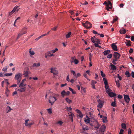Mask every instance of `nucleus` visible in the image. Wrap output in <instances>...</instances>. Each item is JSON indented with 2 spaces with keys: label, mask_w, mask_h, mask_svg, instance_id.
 I'll return each instance as SVG.
<instances>
[{
  "label": "nucleus",
  "mask_w": 134,
  "mask_h": 134,
  "mask_svg": "<svg viewBox=\"0 0 134 134\" xmlns=\"http://www.w3.org/2000/svg\"><path fill=\"white\" fill-rule=\"evenodd\" d=\"M23 75L21 73H18L15 75L14 79L17 80V84L19 83L21 80Z\"/></svg>",
  "instance_id": "nucleus-1"
},
{
  "label": "nucleus",
  "mask_w": 134,
  "mask_h": 134,
  "mask_svg": "<svg viewBox=\"0 0 134 134\" xmlns=\"http://www.w3.org/2000/svg\"><path fill=\"white\" fill-rule=\"evenodd\" d=\"M27 27H24L23 28L20 32V33L18 34L17 39H18L21 36L24 34H26L27 32Z\"/></svg>",
  "instance_id": "nucleus-2"
},
{
  "label": "nucleus",
  "mask_w": 134,
  "mask_h": 134,
  "mask_svg": "<svg viewBox=\"0 0 134 134\" xmlns=\"http://www.w3.org/2000/svg\"><path fill=\"white\" fill-rule=\"evenodd\" d=\"M103 4H105L107 6L106 9L108 11H110V9H111L112 8V4L110 1H108V3L106 1H105Z\"/></svg>",
  "instance_id": "nucleus-3"
},
{
  "label": "nucleus",
  "mask_w": 134,
  "mask_h": 134,
  "mask_svg": "<svg viewBox=\"0 0 134 134\" xmlns=\"http://www.w3.org/2000/svg\"><path fill=\"white\" fill-rule=\"evenodd\" d=\"M57 99L55 97L51 96L49 97V102L51 105H53L56 100Z\"/></svg>",
  "instance_id": "nucleus-4"
},
{
  "label": "nucleus",
  "mask_w": 134,
  "mask_h": 134,
  "mask_svg": "<svg viewBox=\"0 0 134 134\" xmlns=\"http://www.w3.org/2000/svg\"><path fill=\"white\" fill-rule=\"evenodd\" d=\"M30 73L29 68L26 67L25 68V70L24 71L23 75H24L25 77H27L28 76V74H30Z\"/></svg>",
  "instance_id": "nucleus-5"
},
{
  "label": "nucleus",
  "mask_w": 134,
  "mask_h": 134,
  "mask_svg": "<svg viewBox=\"0 0 134 134\" xmlns=\"http://www.w3.org/2000/svg\"><path fill=\"white\" fill-rule=\"evenodd\" d=\"M97 102L99 103L97 105L98 107L100 109L102 107L103 105V102L100 99H98L97 100Z\"/></svg>",
  "instance_id": "nucleus-6"
},
{
  "label": "nucleus",
  "mask_w": 134,
  "mask_h": 134,
  "mask_svg": "<svg viewBox=\"0 0 134 134\" xmlns=\"http://www.w3.org/2000/svg\"><path fill=\"white\" fill-rule=\"evenodd\" d=\"M68 116H69V118L70 120L72 122L73 121V116H74V114L71 112V111H69L68 113Z\"/></svg>",
  "instance_id": "nucleus-7"
},
{
  "label": "nucleus",
  "mask_w": 134,
  "mask_h": 134,
  "mask_svg": "<svg viewBox=\"0 0 134 134\" xmlns=\"http://www.w3.org/2000/svg\"><path fill=\"white\" fill-rule=\"evenodd\" d=\"M50 69L51 72L53 73L54 75H56L58 74V71L55 68H52Z\"/></svg>",
  "instance_id": "nucleus-8"
},
{
  "label": "nucleus",
  "mask_w": 134,
  "mask_h": 134,
  "mask_svg": "<svg viewBox=\"0 0 134 134\" xmlns=\"http://www.w3.org/2000/svg\"><path fill=\"white\" fill-rule=\"evenodd\" d=\"M85 27L87 29H90L92 27V24L89 22L87 21L85 22Z\"/></svg>",
  "instance_id": "nucleus-9"
},
{
  "label": "nucleus",
  "mask_w": 134,
  "mask_h": 134,
  "mask_svg": "<svg viewBox=\"0 0 134 134\" xmlns=\"http://www.w3.org/2000/svg\"><path fill=\"white\" fill-rule=\"evenodd\" d=\"M106 128V126L105 125H103L100 127V130L99 131V133H102L103 132V134H104V132L105 131Z\"/></svg>",
  "instance_id": "nucleus-10"
},
{
  "label": "nucleus",
  "mask_w": 134,
  "mask_h": 134,
  "mask_svg": "<svg viewBox=\"0 0 134 134\" xmlns=\"http://www.w3.org/2000/svg\"><path fill=\"white\" fill-rule=\"evenodd\" d=\"M124 98L125 102L127 103H129L130 100V99L128 95H124Z\"/></svg>",
  "instance_id": "nucleus-11"
},
{
  "label": "nucleus",
  "mask_w": 134,
  "mask_h": 134,
  "mask_svg": "<svg viewBox=\"0 0 134 134\" xmlns=\"http://www.w3.org/2000/svg\"><path fill=\"white\" fill-rule=\"evenodd\" d=\"M120 54L116 52H114L113 54V56L114 58H117L119 59L120 56Z\"/></svg>",
  "instance_id": "nucleus-12"
},
{
  "label": "nucleus",
  "mask_w": 134,
  "mask_h": 134,
  "mask_svg": "<svg viewBox=\"0 0 134 134\" xmlns=\"http://www.w3.org/2000/svg\"><path fill=\"white\" fill-rule=\"evenodd\" d=\"M111 47L113 50L115 51H118L117 46L115 45V43H112L111 44Z\"/></svg>",
  "instance_id": "nucleus-13"
},
{
  "label": "nucleus",
  "mask_w": 134,
  "mask_h": 134,
  "mask_svg": "<svg viewBox=\"0 0 134 134\" xmlns=\"http://www.w3.org/2000/svg\"><path fill=\"white\" fill-rule=\"evenodd\" d=\"M19 9L20 8H18V6H15L14 8L12 10V12H14V13L15 12H17Z\"/></svg>",
  "instance_id": "nucleus-14"
},
{
  "label": "nucleus",
  "mask_w": 134,
  "mask_h": 134,
  "mask_svg": "<svg viewBox=\"0 0 134 134\" xmlns=\"http://www.w3.org/2000/svg\"><path fill=\"white\" fill-rule=\"evenodd\" d=\"M110 52V50H106L103 52V53L104 55H106L109 54Z\"/></svg>",
  "instance_id": "nucleus-15"
},
{
  "label": "nucleus",
  "mask_w": 134,
  "mask_h": 134,
  "mask_svg": "<svg viewBox=\"0 0 134 134\" xmlns=\"http://www.w3.org/2000/svg\"><path fill=\"white\" fill-rule=\"evenodd\" d=\"M120 33L121 34H125L126 32V30L125 29H122L120 31Z\"/></svg>",
  "instance_id": "nucleus-16"
},
{
  "label": "nucleus",
  "mask_w": 134,
  "mask_h": 134,
  "mask_svg": "<svg viewBox=\"0 0 134 134\" xmlns=\"http://www.w3.org/2000/svg\"><path fill=\"white\" fill-rule=\"evenodd\" d=\"M86 117L87 118V119H85V121L87 123H89L90 122V118L87 115H86Z\"/></svg>",
  "instance_id": "nucleus-17"
},
{
  "label": "nucleus",
  "mask_w": 134,
  "mask_h": 134,
  "mask_svg": "<svg viewBox=\"0 0 134 134\" xmlns=\"http://www.w3.org/2000/svg\"><path fill=\"white\" fill-rule=\"evenodd\" d=\"M40 65V63H34L32 65V67H39Z\"/></svg>",
  "instance_id": "nucleus-18"
},
{
  "label": "nucleus",
  "mask_w": 134,
  "mask_h": 134,
  "mask_svg": "<svg viewBox=\"0 0 134 134\" xmlns=\"http://www.w3.org/2000/svg\"><path fill=\"white\" fill-rule=\"evenodd\" d=\"M110 66H111V70H114L116 69V68L115 66L112 63H110Z\"/></svg>",
  "instance_id": "nucleus-19"
},
{
  "label": "nucleus",
  "mask_w": 134,
  "mask_h": 134,
  "mask_svg": "<svg viewBox=\"0 0 134 134\" xmlns=\"http://www.w3.org/2000/svg\"><path fill=\"white\" fill-rule=\"evenodd\" d=\"M26 90V87L22 88L20 89H18L17 91L20 92H24Z\"/></svg>",
  "instance_id": "nucleus-20"
},
{
  "label": "nucleus",
  "mask_w": 134,
  "mask_h": 134,
  "mask_svg": "<svg viewBox=\"0 0 134 134\" xmlns=\"http://www.w3.org/2000/svg\"><path fill=\"white\" fill-rule=\"evenodd\" d=\"M108 95L111 97H114L116 96L115 94L113 92H111L108 94Z\"/></svg>",
  "instance_id": "nucleus-21"
},
{
  "label": "nucleus",
  "mask_w": 134,
  "mask_h": 134,
  "mask_svg": "<svg viewBox=\"0 0 134 134\" xmlns=\"http://www.w3.org/2000/svg\"><path fill=\"white\" fill-rule=\"evenodd\" d=\"M58 49L57 48H56L54 50H51L50 51H48V52H49L51 54H53L55 52L58 51Z\"/></svg>",
  "instance_id": "nucleus-22"
},
{
  "label": "nucleus",
  "mask_w": 134,
  "mask_h": 134,
  "mask_svg": "<svg viewBox=\"0 0 134 134\" xmlns=\"http://www.w3.org/2000/svg\"><path fill=\"white\" fill-rule=\"evenodd\" d=\"M67 94V93L64 90H63L61 93L62 96L63 97H64Z\"/></svg>",
  "instance_id": "nucleus-23"
},
{
  "label": "nucleus",
  "mask_w": 134,
  "mask_h": 134,
  "mask_svg": "<svg viewBox=\"0 0 134 134\" xmlns=\"http://www.w3.org/2000/svg\"><path fill=\"white\" fill-rule=\"evenodd\" d=\"M126 41L127 42H126V46L128 47L130 46H131V42L130 41L127 40H126Z\"/></svg>",
  "instance_id": "nucleus-24"
},
{
  "label": "nucleus",
  "mask_w": 134,
  "mask_h": 134,
  "mask_svg": "<svg viewBox=\"0 0 134 134\" xmlns=\"http://www.w3.org/2000/svg\"><path fill=\"white\" fill-rule=\"evenodd\" d=\"M31 48H30L29 50V53L31 55H34L35 54V53L34 51L31 50Z\"/></svg>",
  "instance_id": "nucleus-25"
},
{
  "label": "nucleus",
  "mask_w": 134,
  "mask_h": 134,
  "mask_svg": "<svg viewBox=\"0 0 134 134\" xmlns=\"http://www.w3.org/2000/svg\"><path fill=\"white\" fill-rule=\"evenodd\" d=\"M81 92L83 94H84L86 92V89L85 88H83V87H81Z\"/></svg>",
  "instance_id": "nucleus-26"
},
{
  "label": "nucleus",
  "mask_w": 134,
  "mask_h": 134,
  "mask_svg": "<svg viewBox=\"0 0 134 134\" xmlns=\"http://www.w3.org/2000/svg\"><path fill=\"white\" fill-rule=\"evenodd\" d=\"M125 74L127 77H129L131 76V74L128 71H126L125 72Z\"/></svg>",
  "instance_id": "nucleus-27"
},
{
  "label": "nucleus",
  "mask_w": 134,
  "mask_h": 134,
  "mask_svg": "<svg viewBox=\"0 0 134 134\" xmlns=\"http://www.w3.org/2000/svg\"><path fill=\"white\" fill-rule=\"evenodd\" d=\"M103 80L104 81L105 85H107L108 84L107 80L105 78H103Z\"/></svg>",
  "instance_id": "nucleus-28"
},
{
  "label": "nucleus",
  "mask_w": 134,
  "mask_h": 134,
  "mask_svg": "<svg viewBox=\"0 0 134 134\" xmlns=\"http://www.w3.org/2000/svg\"><path fill=\"white\" fill-rule=\"evenodd\" d=\"M115 82L116 84V86H118V87H120V84L119 83V81L118 80V81L115 80Z\"/></svg>",
  "instance_id": "nucleus-29"
},
{
  "label": "nucleus",
  "mask_w": 134,
  "mask_h": 134,
  "mask_svg": "<svg viewBox=\"0 0 134 134\" xmlns=\"http://www.w3.org/2000/svg\"><path fill=\"white\" fill-rule=\"evenodd\" d=\"M13 73H7L5 74L4 76H12V75Z\"/></svg>",
  "instance_id": "nucleus-30"
},
{
  "label": "nucleus",
  "mask_w": 134,
  "mask_h": 134,
  "mask_svg": "<svg viewBox=\"0 0 134 134\" xmlns=\"http://www.w3.org/2000/svg\"><path fill=\"white\" fill-rule=\"evenodd\" d=\"M100 126V124H99L98 122H97L96 126L94 127L96 129V130H97L99 129V126Z\"/></svg>",
  "instance_id": "nucleus-31"
},
{
  "label": "nucleus",
  "mask_w": 134,
  "mask_h": 134,
  "mask_svg": "<svg viewBox=\"0 0 134 134\" xmlns=\"http://www.w3.org/2000/svg\"><path fill=\"white\" fill-rule=\"evenodd\" d=\"M103 122H106L107 121V117H106L104 116L103 119Z\"/></svg>",
  "instance_id": "nucleus-32"
},
{
  "label": "nucleus",
  "mask_w": 134,
  "mask_h": 134,
  "mask_svg": "<svg viewBox=\"0 0 134 134\" xmlns=\"http://www.w3.org/2000/svg\"><path fill=\"white\" fill-rule=\"evenodd\" d=\"M69 90L71 91L73 94H75L76 93V92L73 89L70 87L69 88Z\"/></svg>",
  "instance_id": "nucleus-33"
},
{
  "label": "nucleus",
  "mask_w": 134,
  "mask_h": 134,
  "mask_svg": "<svg viewBox=\"0 0 134 134\" xmlns=\"http://www.w3.org/2000/svg\"><path fill=\"white\" fill-rule=\"evenodd\" d=\"M26 86V84H24L23 83L21 82L19 85V87H21L25 86Z\"/></svg>",
  "instance_id": "nucleus-34"
},
{
  "label": "nucleus",
  "mask_w": 134,
  "mask_h": 134,
  "mask_svg": "<svg viewBox=\"0 0 134 134\" xmlns=\"http://www.w3.org/2000/svg\"><path fill=\"white\" fill-rule=\"evenodd\" d=\"M100 74L103 77L105 78L104 77L105 76V75L103 73V71H100Z\"/></svg>",
  "instance_id": "nucleus-35"
},
{
  "label": "nucleus",
  "mask_w": 134,
  "mask_h": 134,
  "mask_svg": "<svg viewBox=\"0 0 134 134\" xmlns=\"http://www.w3.org/2000/svg\"><path fill=\"white\" fill-rule=\"evenodd\" d=\"M111 106L113 107H115L116 106V103L115 102H113L111 103Z\"/></svg>",
  "instance_id": "nucleus-36"
},
{
  "label": "nucleus",
  "mask_w": 134,
  "mask_h": 134,
  "mask_svg": "<svg viewBox=\"0 0 134 134\" xmlns=\"http://www.w3.org/2000/svg\"><path fill=\"white\" fill-rule=\"evenodd\" d=\"M122 127V128L124 129H125L126 127V126L125 124L124 123H122L121 124V125Z\"/></svg>",
  "instance_id": "nucleus-37"
},
{
  "label": "nucleus",
  "mask_w": 134,
  "mask_h": 134,
  "mask_svg": "<svg viewBox=\"0 0 134 134\" xmlns=\"http://www.w3.org/2000/svg\"><path fill=\"white\" fill-rule=\"evenodd\" d=\"M6 109L7 110H8L7 113L9 112L11 110H12V109H11L9 106H8L7 107Z\"/></svg>",
  "instance_id": "nucleus-38"
},
{
  "label": "nucleus",
  "mask_w": 134,
  "mask_h": 134,
  "mask_svg": "<svg viewBox=\"0 0 134 134\" xmlns=\"http://www.w3.org/2000/svg\"><path fill=\"white\" fill-rule=\"evenodd\" d=\"M50 54V53L49 52H48L47 53L45 54V57L46 58H47L48 57H49V54Z\"/></svg>",
  "instance_id": "nucleus-39"
},
{
  "label": "nucleus",
  "mask_w": 134,
  "mask_h": 134,
  "mask_svg": "<svg viewBox=\"0 0 134 134\" xmlns=\"http://www.w3.org/2000/svg\"><path fill=\"white\" fill-rule=\"evenodd\" d=\"M47 110L49 114H51L52 113V109L51 108L47 109Z\"/></svg>",
  "instance_id": "nucleus-40"
},
{
  "label": "nucleus",
  "mask_w": 134,
  "mask_h": 134,
  "mask_svg": "<svg viewBox=\"0 0 134 134\" xmlns=\"http://www.w3.org/2000/svg\"><path fill=\"white\" fill-rule=\"evenodd\" d=\"M63 123V122L62 121H59L56 124H59L60 125H61Z\"/></svg>",
  "instance_id": "nucleus-41"
},
{
  "label": "nucleus",
  "mask_w": 134,
  "mask_h": 134,
  "mask_svg": "<svg viewBox=\"0 0 134 134\" xmlns=\"http://www.w3.org/2000/svg\"><path fill=\"white\" fill-rule=\"evenodd\" d=\"M112 56V54H109L107 56V58L110 59L111 58Z\"/></svg>",
  "instance_id": "nucleus-42"
},
{
  "label": "nucleus",
  "mask_w": 134,
  "mask_h": 134,
  "mask_svg": "<svg viewBox=\"0 0 134 134\" xmlns=\"http://www.w3.org/2000/svg\"><path fill=\"white\" fill-rule=\"evenodd\" d=\"M8 67V66H7L5 68H3L2 70L4 72H7V69Z\"/></svg>",
  "instance_id": "nucleus-43"
},
{
  "label": "nucleus",
  "mask_w": 134,
  "mask_h": 134,
  "mask_svg": "<svg viewBox=\"0 0 134 134\" xmlns=\"http://www.w3.org/2000/svg\"><path fill=\"white\" fill-rule=\"evenodd\" d=\"M29 121V119L26 120L25 121V125L26 126H28L29 124L28 123V121Z\"/></svg>",
  "instance_id": "nucleus-44"
},
{
  "label": "nucleus",
  "mask_w": 134,
  "mask_h": 134,
  "mask_svg": "<svg viewBox=\"0 0 134 134\" xmlns=\"http://www.w3.org/2000/svg\"><path fill=\"white\" fill-rule=\"evenodd\" d=\"M96 41V42L97 43H98L99 44H100V41L99 39L96 38V41Z\"/></svg>",
  "instance_id": "nucleus-45"
},
{
  "label": "nucleus",
  "mask_w": 134,
  "mask_h": 134,
  "mask_svg": "<svg viewBox=\"0 0 134 134\" xmlns=\"http://www.w3.org/2000/svg\"><path fill=\"white\" fill-rule=\"evenodd\" d=\"M9 92V90H8V91H7V90H6V91L5 92V94L7 97H8V96Z\"/></svg>",
  "instance_id": "nucleus-46"
},
{
  "label": "nucleus",
  "mask_w": 134,
  "mask_h": 134,
  "mask_svg": "<svg viewBox=\"0 0 134 134\" xmlns=\"http://www.w3.org/2000/svg\"><path fill=\"white\" fill-rule=\"evenodd\" d=\"M57 27H58L57 26L54 27L53 28H51V30L54 31H55L57 29Z\"/></svg>",
  "instance_id": "nucleus-47"
},
{
  "label": "nucleus",
  "mask_w": 134,
  "mask_h": 134,
  "mask_svg": "<svg viewBox=\"0 0 134 134\" xmlns=\"http://www.w3.org/2000/svg\"><path fill=\"white\" fill-rule=\"evenodd\" d=\"M112 90L110 89V88H108V90H107L106 91V92L108 93H108H110L111 92V91Z\"/></svg>",
  "instance_id": "nucleus-48"
},
{
  "label": "nucleus",
  "mask_w": 134,
  "mask_h": 134,
  "mask_svg": "<svg viewBox=\"0 0 134 134\" xmlns=\"http://www.w3.org/2000/svg\"><path fill=\"white\" fill-rule=\"evenodd\" d=\"M70 71L71 73L74 76H76V73L74 71L72 70H71Z\"/></svg>",
  "instance_id": "nucleus-49"
},
{
  "label": "nucleus",
  "mask_w": 134,
  "mask_h": 134,
  "mask_svg": "<svg viewBox=\"0 0 134 134\" xmlns=\"http://www.w3.org/2000/svg\"><path fill=\"white\" fill-rule=\"evenodd\" d=\"M75 59L73 57H72L71 58V59L70 60V62L71 63H72L74 62V61L75 60Z\"/></svg>",
  "instance_id": "nucleus-50"
},
{
  "label": "nucleus",
  "mask_w": 134,
  "mask_h": 134,
  "mask_svg": "<svg viewBox=\"0 0 134 134\" xmlns=\"http://www.w3.org/2000/svg\"><path fill=\"white\" fill-rule=\"evenodd\" d=\"M74 62L75 63V64H77L79 63V61L75 59L74 60Z\"/></svg>",
  "instance_id": "nucleus-51"
},
{
  "label": "nucleus",
  "mask_w": 134,
  "mask_h": 134,
  "mask_svg": "<svg viewBox=\"0 0 134 134\" xmlns=\"http://www.w3.org/2000/svg\"><path fill=\"white\" fill-rule=\"evenodd\" d=\"M71 32H70L68 33V38H69L70 37V35H71Z\"/></svg>",
  "instance_id": "nucleus-52"
},
{
  "label": "nucleus",
  "mask_w": 134,
  "mask_h": 134,
  "mask_svg": "<svg viewBox=\"0 0 134 134\" xmlns=\"http://www.w3.org/2000/svg\"><path fill=\"white\" fill-rule=\"evenodd\" d=\"M4 81L5 82L7 83V84L8 85H9V83L8 82V80L7 79H5Z\"/></svg>",
  "instance_id": "nucleus-53"
},
{
  "label": "nucleus",
  "mask_w": 134,
  "mask_h": 134,
  "mask_svg": "<svg viewBox=\"0 0 134 134\" xmlns=\"http://www.w3.org/2000/svg\"><path fill=\"white\" fill-rule=\"evenodd\" d=\"M76 112L79 114L81 113V112L78 109L76 110Z\"/></svg>",
  "instance_id": "nucleus-54"
},
{
  "label": "nucleus",
  "mask_w": 134,
  "mask_h": 134,
  "mask_svg": "<svg viewBox=\"0 0 134 134\" xmlns=\"http://www.w3.org/2000/svg\"><path fill=\"white\" fill-rule=\"evenodd\" d=\"M91 40L92 41L93 43H94L96 42V41L94 40V39L92 37L91 38Z\"/></svg>",
  "instance_id": "nucleus-55"
},
{
  "label": "nucleus",
  "mask_w": 134,
  "mask_h": 134,
  "mask_svg": "<svg viewBox=\"0 0 134 134\" xmlns=\"http://www.w3.org/2000/svg\"><path fill=\"white\" fill-rule=\"evenodd\" d=\"M124 131V130L122 129H121L120 130L119 134H123V132Z\"/></svg>",
  "instance_id": "nucleus-56"
},
{
  "label": "nucleus",
  "mask_w": 134,
  "mask_h": 134,
  "mask_svg": "<svg viewBox=\"0 0 134 134\" xmlns=\"http://www.w3.org/2000/svg\"><path fill=\"white\" fill-rule=\"evenodd\" d=\"M133 50L132 48H131L129 51L130 53H131L133 52Z\"/></svg>",
  "instance_id": "nucleus-57"
},
{
  "label": "nucleus",
  "mask_w": 134,
  "mask_h": 134,
  "mask_svg": "<svg viewBox=\"0 0 134 134\" xmlns=\"http://www.w3.org/2000/svg\"><path fill=\"white\" fill-rule=\"evenodd\" d=\"M89 115H90V117H91V118H93V115L92 113L91 112H89Z\"/></svg>",
  "instance_id": "nucleus-58"
},
{
  "label": "nucleus",
  "mask_w": 134,
  "mask_h": 134,
  "mask_svg": "<svg viewBox=\"0 0 134 134\" xmlns=\"http://www.w3.org/2000/svg\"><path fill=\"white\" fill-rule=\"evenodd\" d=\"M131 131L130 128H129L128 130V134H131Z\"/></svg>",
  "instance_id": "nucleus-59"
},
{
  "label": "nucleus",
  "mask_w": 134,
  "mask_h": 134,
  "mask_svg": "<svg viewBox=\"0 0 134 134\" xmlns=\"http://www.w3.org/2000/svg\"><path fill=\"white\" fill-rule=\"evenodd\" d=\"M71 102V100L69 99L68 98V103H70Z\"/></svg>",
  "instance_id": "nucleus-60"
},
{
  "label": "nucleus",
  "mask_w": 134,
  "mask_h": 134,
  "mask_svg": "<svg viewBox=\"0 0 134 134\" xmlns=\"http://www.w3.org/2000/svg\"><path fill=\"white\" fill-rule=\"evenodd\" d=\"M97 83V82L94 80H92V83L94 85L95 84H96Z\"/></svg>",
  "instance_id": "nucleus-61"
},
{
  "label": "nucleus",
  "mask_w": 134,
  "mask_h": 134,
  "mask_svg": "<svg viewBox=\"0 0 134 134\" xmlns=\"http://www.w3.org/2000/svg\"><path fill=\"white\" fill-rule=\"evenodd\" d=\"M69 12L72 15H73L74 13L73 11L71 10H70Z\"/></svg>",
  "instance_id": "nucleus-62"
},
{
  "label": "nucleus",
  "mask_w": 134,
  "mask_h": 134,
  "mask_svg": "<svg viewBox=\"0 0 134 134\" xmlns=\"http://www.w3.org/2000/svg\"><path fill=\"white\" fill-rule=\"evenodd\" d=\"M118 97L119 98L121 99L122 98V95L119 94L118 95Z\"/></svg>",
  "instance_id": "nucleus-63"
},
{
  "label": "nucleus",
  "mask_w": 134,
  "mask_h": 134,
  "mask_svg": "<svg viewBox=\"0 0 134 134\" xmlns=\"http://www.w3.org/2000/svg\"><path fill=\"white\" fill-rule=\"evenodd\" d=\"M131 76L132 77H133L134 78V72L133 71H132L131 72Z\"/></svg>",
  "instance_id": "nucleus-64"
}]
</instances>
